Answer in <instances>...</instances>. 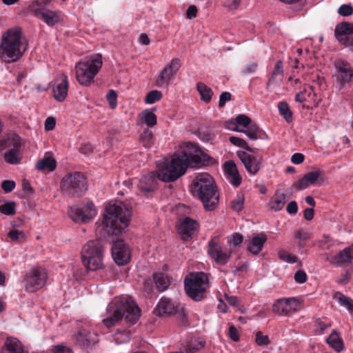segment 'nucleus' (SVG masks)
Here are the masks:
<instances>
[{
    "label": "nucleus",
    "mask_w": 353,
    "mask_h": 353,
    "mask_svg": "<svg viewBox=\"0 0 353 353\" xmlns=\"http://www.w3.org/2000/svg\"><path fill=\"white\" fill-rule=\"evenodd\" d=\"M212 159L205 154L194 143H188L182 154L174 155L170 161L164 162L157 172L143 175L138 183L142 192H152L157 187L158 180L172 182L183 175L188 167L200 168L210 164Z\"/></svg>",
    "instance_id": "f257e3e1"
},
{
    "label": "nucleus",
    "mask_w": 353,
    "mask_h": 353,
    "mask_svg": "<svg viewBox=\"0 0 353 353\" xmlns=\"http://www.w3.org/2000/svg\"><path fill=\"white\" fill-rule=\"evenodd\" d=\"M106 316L102 322L108 328L114 327L123 319L130 324H134L141 316V310L132 297L117 296L108 305Z\"/></svg>",
    "instance_id": "f03ea898"
},
{
    "label": "nucleus",
    "mask_w": 353,
    "mask_h": 353,
    "mask_svg": "<svg viewBox=\"0 0 353 353\" xmlns=\"http://www.w3.org/2000/svg\"><path fill=\"white\" fill-rule=\"evenodd\" d=\"M28 49V42L20 27L7 30L1 36L0 59L6 63L19 61Z\"/></svg>",
    "instance_id": "7ed1b4c3"
},
{
    "label": "nucleus",
    "mask_w": 353,
    "mask_h": 353,
    "mask_svg": "<svg viewBox=\"0 0 353 353\" xmlns=\"http://www.w3.org/2000/svg\"><path fill=\"white\" fill-rule=\"evenodd\" d=\"M190 192L201 201L207 211H213L219 203L217 186L208 173H199L195 176L190 185Z\"/></svg>",
    "instance_id": "20e7f679"
},
{
    "label": "nucleus",
    "mask_w": 353,
    "mask_h": 353,
    "mask_svg": "<svg viewBox=\"0 0 353 353\" xmlns=\"http://www.w3.org/2000/svg\"><path fill=\"white\" fill-rule=\"evenodd\" d=\"M132 214L131 207L119 201L110 202L105 207L103 226L108 235H119L128 225Z\"/></svg>",
    "instance_id": "39448f33"
},
{
    "label": "nucleus",
    "mask_w": 353,
    "mask_h": 353,
    "mask_svg": "<svg viewBox=\"0 0 353 353\" xmlns=\"http://www.w3.org/2000/svg\"><path fill=\"white\" fill-rule=\"evenodd\" d=\"M104 242L100 239L89 241L81 250V261L87 270L103 269Z\"/></svg>",
    "instance_id": "423d86ee"
},
{
    "label": "nucleus",
    "mask_w": 353,
    "mask_h": 353,
    "mask_svg": "<svg viewBox=\"0 0 353 353\" xmlns=\"http://www.w3.org/2000/svg\"><path fill=\"white\" fill-rule=\"evenodd\" d=\"M102 64V57L99 54L78 62L75 66L76 78L78 82L85 86L90 85L94 81Z\"/></svg>",
    "instance_id": "0eeeda50"
},
{
    "label": "nucleus",
    "mask_w": 353,
    "mask_h": 353,
    "mask_svg": "<svg viewBox=\"0 0 353 353\" xmlns=\"http://www.w3.org/2000/svg\"><path fill=\"white\" fill-rule=\"evenodd\" d=\"M208 278L203 272H192L184 279V289L187 295L195 301L205 298Z\"/></svg>",
    "instance_id": "6e6552de"
},
{
    "label": "nucleus",
    "mask_w": 353,
    "mask_h": 353,
    "mask_svg": "<svg viewBox=\"0 0 353 353\" xmlns=\"http://www.w3.org/2000/svg\"><path fill=\"white\" fill-rule=\"evenodd\" d=\"M87 189L86 178L79 172L68 173L61 181V192L69 196H81Z\"/></svg>",
    "instance_id": "1a4fd4ad"
},
{
    "label": "nucleus",
    "mask_w": 353,
    "mask_h": 353,
    "mask_svg": "<svg viewBox=\"0 0 353 353\" xmlns=\"http://www.w3.org/2000/svg\"><path fill=\"white\" fill-rule=\"evenodd\" d=\"M48 276L45 269L35 268L26 273L24 279V287L28 292H35L42 288L46 282Z\"/></svg>",
    "instance_id": "9d476101"
},
{
    "label": "nucleus",
    "mask_w": 353,
    "mask_h": 353,
    "mask_svg": "<svg viewBox=\"0 0 353 353\" xmlns=\"http://www.w3.org/2000/svg\"><path fill=\"white\" fill-rule=\"evenodd\" d=\"M97 214V210L92 202L89 201L82 207L72 206L68 210L69 216L75 222L87 223Z\"/></svg>",
    "instance_id": "9b49d317"
},
{
    "label": "nucleus",
    "mask_w": 353,
    "mask_h": 353,
    "mask_svg": "<svg viewBox=\"0 0 353 353\" xmlns=\"http://www.w3.org/2000/svg\"><path fill=\"white\" fill-rule=\"evenodd\" d=\"M301 302L295 297L282 298L275 301L272 312L280 316H290L299 310Z\"/></svg>",
    "instance_id": "f8f14e48"
},
{
    "label": "nucleus",
    "mask_w": 353,
    "mask_h": 353,
    "mask_svg": "<svg viewBox=\"0 0 353 353\" xmlns=\"http://www.w3.org/2000/svg\"><path fill=\"white\" fill-rule=\"evenodd\" d=\"M334 36L336 40L345 46H350L353 52V24L350 22H341L334 29Z\"/></svg>",
    "instance_id": "ddd939ff"
},
{
    "label": "nucleus",
    "mask_w": 353,
    "mask_h": 353,
    "mask_svg": "<svg viewBox=\"0 0 353 353\" xmlns=\"http://www.w3.org/2000/svg\"><path fill=\"white\" fill-rule=\"evenodd\" d=\"M208 254L219 265H225L231 257V252L223 251L219 238L214 236L208 244Z\"/></svg>",
    "instance_id": "4468645a"
},
{
    "label": "nucleus",
    "mask_w": 353,
    "mask_h": 353,
    "mask_svg": "<svg viewBox=\"0 0 353 353\" xmlns=\"http://www.w3.org/2000/svg\"><path fill=\"white\" fill-rule=\"evenodd\" d=\"M199 227L198 222L188 216L179 219L176 225L178 233L183 241H190Z\"/></svg>",
    "instance_id": "2eb2a0df"
},
{
    "label": "nucleus",
    "mask_w": 353,
    "mask_h": 353,
    "mask_svg": "<svg viewBox=\"0 0 353 353\" xmlns=\"http://www.w3.org/2000/svg\"><path fill=\"white\" fill-rule=\"evenodd\" d=\"M237 156L250 174L255 175L262 167L263 158L260 155L248 154L245 151H238Z\"/></svg>",
    "instance_id": "dca6fc26"
},
{
    "label": "nucleus",
    "mask_w": 353,
    "mask_h": 353,
    "mask_svg": "<svg viewBox=\"0 0 353 353\" xmlns=\"http://www.w3.org/2000/svg\"><path fill=\"white\" fill-rule=\"evenodd\" d=\"M180 67V59L178 58L172 59L170 63L161 72L156 80V85L160 88L167 87L170 79L174 77Z\"/></svg>",
    "instance_id": "f3484780"
},
{
    "label": "nucleus",
    "mask_w": 353,
    "mask_h": 353,
    "mask_svg": "<svg viewBox=\"0 0 353 353\" xmlns=\"http://www.w3.org/2000/svg\"><path fill=\"white\" fill-rule=\"evenodd\" d=\"M112 256L114 262L119 265L127 264L130 260V251L123 240L118 239L113 242Z\"/></svg>",
    "instance_id": "a211bd4d"
},
{
    "label": "nucleus",
    "mask_w": 353,
    "mask_h": 353,
    "mask_svg": "<svg viewBox=\"0 0 353 353\" xmlns=\"http://www.w3.org/2000/svg\"><path fill=\"white\" fill-rule=\"evenodd\" d=\"M179 303L170 299L162 297L154 310V314L159 316L173 315L179 311Z\"/></svg>",
    "instance_id": "6ab92c4d"
},
{
    "label": "nucleus",
    "mask_w": 353,
    "mask_h": 353,
    "mask_svg": "<svg viewBox=\"0 0 353 353\" xmlns=\"http://www.w3.org/2000/svg\"><path fill=\"white\" fill-rule=\"evenodd\" d=\"M53 97L59 102H62L67 97L68 91V77L65 74H62L57 78L53 85Z\"/></svg>",
    "instance_id": "aec40b11"
},
{
    "label": "nucleus",
    "mask_w": 353,
    "mask_h": 353,
    "mask_svg": "<svg viewBox=\"0 0 353 353\" xmlns=\"http://www.w3.org/2000/svg\"><path fill=\"white\" fill-rule=\"evenodd\" d=\"M295 100L300 103L310 101L314 107H317L321 99L318 97L316 92H314L313 86L304 85L303 89L296 94Z\"/></svg>",
    "instance_id": "412c9836"
},
{
    "label": "nucleus",
    "mask_w": 353,
    "mask_h": 353,
    "mask_svg": "<svg viewBox=\"0 0 353 353\" xmlns=\"http://www.w3.org/2000/svg\"><path fill=\"white\" fill-rule=\"evenodd\" d=\"M61 14L60 10L40 9L35 10L34 16L41 19L48 26L52 27L61 21Z\"/></svg>",
    "instance_id": "4be33fe9"
},
{
    "label": "nucleus",
    "mask_w": 353,
    "mask_h": 353,
    "mask_svg": "<svg viewBox=\"0 0 353 353\" xmlns=\"http://www.w3.org/2000/svg\"><path fill=\"white\" fill-rule=\"evenodd\" d=\"M224 174L227 180L234 187H239L242 181L234 161L230 160L223 164Z\"/></svg>",
    "instance_id": "5701e85b"
},
{
    "label": "nucleus",
    "mask_w": 353,
    "mask_h": 353,
    "mask_svg": "<svg viewBox=\"0 0 353 353\" xmlns=\"http://www.w3.org/2000/svg\"><path fill=\"white\" fill-rule=\"evenodd\" d=\"M76 341L80 346L88 347L98 341L97 334L94 332L82 329L77 333Z\"/></svg>",
    "instance_id": "b1692460"
},
{
    "label": "nucleus",
    "mask_w": 353,
    "mask_h": 353,
    "mask_svg": "<svg viewBox=\"0 0 353 353\" xmlns=\"http://www.w3.org/2000/svg\"><path fill=\"white\" fill-rule=\"evenodd\" d=\"M338 71L337 79L341 85L351 81L353 77V70L350 65L345 61H339L336 64Z\"/></svg>",
    "instance_id": "393cba45"
},
{
    "label": "nucleus",
    "mask_w": 353,
    "mask_h": 353,
    "mask_svg": "<svg viewBox=\"0 0 353 353\" xmlns=\"http://www.w3.org/2000/svg\"><path fill=\"white\" fill-rule=\"evenodd\" d=\"M321 174V171L316 170L305 174L301 179L294 183V187L297 190H303L310 185L314 184Z\"/></svg>",
    "instance_id": "a878e982"
},
{
    "label": "nucleus",
    "mask_w": 353,
    "mask_h": 353,
    "mask_svg": "<svg viewBox=\"0 0 353 353\" xmlns=\"http://www.w3.org/2000/svg\"><path fill=\"white\" fill-rule=\"evenodd\" d=\"M266 241L267 236L263 232L257 234L252 237L247 249L254 255H257L262 250Z\"/></svg>",
    "instance_id": "bb28decb"
},
{
    "label": "nucleus",
    "mask_w": 353,
    "mask_h": 353,
    "mask_svg": "<svg viewBox=\"0 0 353 353\" xmlns=\"http://www.w3.org/2000/svg\"><path fill=\"white\" fill-rule=\"evenodd\" d=\"M1 353H25L21 343L14 338H7Z\"/></svg>",
    "instance_id": "cd10ccee"
},
{
    "label": "nucleus",
    "mask_w": 353,
    "mask_h": 353,
    "mask_svg": "<svg viewBox=\"0 0 353 353\" xmlns=\"http://www.w3.org/2000/svg\"><path fill=\"white\" fill-rule=\"evenodd\" d=\"M234 130L238 132H243L252 141H255L259 139H263L267 137L265 132L260 129L256 123L251 124L245 130H241L237 128H234Z\"/></svg>",
    "instance_id": "c85d7f7f"
},
{
    "label": "nucleus",
    "mask_w": 353,
    "mask_h": 353,
    "mask_svg": "<svg viewBox=\"0 0 353 353\" xmlns=\"http://www.w3.org/2000/svg\"><path fill=\"white\" fill-rule=\"evenodd\" d=\"M154 283L157 290L161 292L166 290L170 285L169 276L163 272H156L153 275Z\"/></svg>",
    "instance_id": "c756f323"
},
{
    "label": "nucleus",
    "mask_w": 353,
    "mask_h": 353,
    "mask_svg": "<svg viewBox=\"0 0 353 353\" xmlns=\"http://www.w3.org/2000/svg\"><path fill=\"white\" fill-rule=\"evenodd\" d=\"M283 62L279 60L276 62L274 70L271 74L270 77L268 81V86L272 84H279L283 80Z\"/></svg>",
    "instance_id": "7c9ffc66"
},
{
    "label": "nucleus",
    "mask_w": 353,
    "mask_h": 353,
    "mask_svg": "<svg viewBox=\"0 0 353 353\" xmlns=\"http://www.w3.org/2000/svg\"><path fill=\"white\" fill-rule=\"evenodd\" d=\"M57 166V162L52 157L45 155V157L38 161L36 168L39 170H48V171H53Z\"/></svg>",
    "instance_id": "2f4dec72"
},
{
    "label": "nucleus",
    "mask_w": 353,
    "mask_h": 353,
    "mask_svg": "<svg viewBox=\"0 0 353 353\" xmlns=\"http://www.w3.org/2000/svg\"><path fill=\"white\" fill-rule=\"evenodd\" d=\"M5 161L11 165L18 164L21 161L20 148L18 146H14L13 148L10 149L4 154Z\"/></svg>",
    "instance_id": "473e14b6"
},
{
    "label": "nucleus",
    "mask_w": 353,
    "mask_h": 353,
    "mask_svg": "<svg viewBox=\"0 0 353 353\" xmlns=\"http://www.w3.org/2000/svg\"><path fill=\"white\" fill-rule=\"evenodd\" d=\"M286 197L285 193L276 192L269 203L270 208L274 211L281 210L285 203Z\"/></svg>",
    "instance_id": "72a5a7b5"
},
{
    "label": "nucleus",
    "mask_w": 353,
    "mask_h": 353,
    "mask_svg": "<svg viewBox=\"0 0 353 353\" xmlns=\"http://www.w3.org/2000/svg\"><path fill=\"white\" fill-rule=\"evenodd\" d=\"M352 259L349 249L345 248L333 257L332 263L338 265H342L350 263Z\"/></svg>",
    "instance_id": "f704fd0d"
},
{
    "label": "nucleus",
    "mask_w": 353,
    "mask_h": 353,
    "mask_svg": "<svg viewBox=\"0 0 353 353\" xmlns=\"http://www.w3.org/2000/svg\"><path fill=\"white\" fill-rule=\"evenodd\" d=\"M333 299H335L340 305L345 307L350 312H353V299L349 296L344 295L340 292H336L333 295Z\"/></svg>",
    "instance_id": "c9c22d12"
},
{
    "label": "nucleus",
    "mask_w": 353,
    "mask_h": 353,
    "mask_svg": "<svg viewBox=\"0 0 353 353\" xmlns=\"http://www.w3.org/2000/svg\"><path fill=\"white\" fill-rule=\"evenodd\" d=\"M326 342L337 352L343 350L344 347L343 340L339 337L336 330L332 332L326 339Z\"/></svg>",
    "instance_id": "e433bc0d"
},
{
    "label": "nucleus",
    "mask_w": 353,
    "mask_h": 353,
    "mask_svg": "<svg viewBox=\"0 0 353 353\" xmlns=\"http://www.w3.org/2000/svg\"><path fill=\"white\" fill-rule=\"evenodd\" d=\"M154 141V138L153 133L149 129L144 130L143 132L140 134L139 142L145 148H150L153 145Z\"/></svg>",
    "instance_id": "4c0bfd02"
},
{
    "label": "nucleus",
    "mask_w": 353,
    "mask_h": 353,
    "mask_svg": "<svg viewBox=\"0 0 353 353\" xmlns=\"http://www.w3.org/2000/svg\"><path fill=\"white\" fill-rule=\"evenodd\" d=\"M196 90L201 95V99L205 103H208L212 99V96L213 94V91L212 89L207 86L205 83L202 82H199L196 84Z\"/></svg>",
    "instance_id": "58836bf2"
},
{
    "label": "nucleus",
    "mask_w": 353,
    "mask_h": 353,
    "mask_svg": "<svg viewBox=\"0 0 353 353\" xmlns=\"http://www.w3.org/2000/svg\"><path fill=\"white\" fill-rule=\"evenodd\" d=\"M140 118L148 127H153L157 124V116L152 110L147 109L143 111L140 114Z\"/></svg>",
    "instance_id": "ea45409f"
},
{
    "label": "nucleus",
    "mask_w": 353,
    "mask_h": 353,
    "mask_svg": "<svg viewBox=\"0 0 353 353\" xmlns=\"http://www.w3.org/2000/svg\"><path fill=\"white\" fill-rule=\"evenodd\" d=\"M279 114L284 117L286 122L290 123L292 121V112L288 104L285 101H280L278 103Z\"/></svg>",
    "instance_id": "a19ab883"
},
{
    "label": "nucleus",
    "mask_w": 353,
    "mask_h": 353,
    "mask_svg": "<svg viewBox=\"0 0 353 353\" xmlns=\"http://www.w3.org/2000/svg\"><path fill=\"white\" fill-rule=\"evenodd\" d=\"M244 195L242 193H238L236 197L231 201L230 208L232 210L239 212L244 206Z\"/></svg>",
    "instance_id": "79ce46f5"
},
{
    "label": "nucleus",
    "mask_w": 353,
    "mask_h": 353,
    "mask_svg": "<svg viewBox=\"0 0 353 353\" xmlns=\"http://www.w3.org/2000/svg\"><path fill=\"white\" fill-rule=\"evenodd\" d=\"M53 0H34L30 5V9L33 14H35V10L43 9L47 10L46 6L51 3Z\"/></svg>",
    "instance_id": "37998d69"
},
{
    "label": "nucleus",
    "mask_w": 353,
    "mask_h": 353,
    "mask_svg": "<svg viewBox=\"0 0 353 353\" xmlns=\"http://www.w3.org/2000/svg\"><path fill=\"white\" fill-rule=\"evenodd\" d=\"M8 237L10 238V241L22 243L26 240V235L23 231L18 230H11L8 233Z\"/></svg>",
    "instance_id": "c03bdc74"
},
{
    "label": "nucleus",
    "mask_w": 353,
    "mask_h": 353,
    "mask_svg": "<svg viewBox=\"0 0 353 353\" xmlns=\"http://www.w3.org/2000/svg\"><path fill=\"white\" fill-rule=\"evenodd\" d=\"M162 97V93L160 91L152 90L147 94L145 102L148 104H152L159 101Z\"/></svg>",
    "instance_id": "a18cd8bd"
},
{
    "label": "nucleus",
    "mask_w": 353,
    "mask_h": 353,
    "mask_svg": "<svg viewBox=\"0 0 353 353\" xmlns=\"http://www.w3.org/2000/svg\"><path fill=\"white\" fill-rule=\"evenodd\" d=\"M229 139L232 145L242 148L247 151L252 152V149L248 145L244 139L234 136L230 137Z\"/></svg>",
    "instance_id": "49530a36"
},
{
    "label": "nucleus",
    "mask_w": 353,
    "mask_h": 353,
    "mask_svg": "<svg viewBox=\"0 0 353 353\" xmlns=\"http://www.w3.org/2000/svg\"><path fill=\"white\" fill-rule=\"evenodd\" d=\"M205 342L194 341L187 343L185 349L187 353H195L204 347Z\"/></svg>",
    "instance_id": "de8ad7c7"
},
{
    "label": "nucleus",
    "mask_w": 353,
    "mask_h": 353,
    "mask_svg": "<svg viewBox=\"0 0 353 353\" xmlns=\"http://www.w3.org/2000/svg\"><path fill=\"white\" fill-rule=\"evenodd\" d=\"M0 212L6 215H14L16 213L15 203L7 202L0 205Z\"/></svg>",
    "instance_id": "09e8293b"
},
{
    "label": "nucleus",
    "mask_w": 353,
    "mask_h": 353,
    "mask_svg": "<svg viewBox=\"0 0 353 353\" xmlns=\"http://www.w3.org/2000/svg\"><path fill=\"white\" fill-rule=\"evenodd\" d=\"M279 257L283 261L294 263L297 262L298 258L296 256L290 254L285 250H281L279 252Z\"/></svg>",
    "instance_id": "8fccbe9b"
},
{
    "label": "nucleus",
    "mask_w": 353,
    "mask_h": 353,
    "mask_svg": "<svg viewBox=\"0 0 353 353\" xmlns=\"http://www.w3.org/2000/svg\"><path fill=\"white\" fill-rule=\"evenodd\" d=\"M318 245L323 250H328L334 245V241L328 236L324 235L323 239L319 241Z\"/></svg>",
    "instance_id": "3c124183"
},
{
    "label": "nucleus",
    "mask_w": 353,
    "mask_h": 353,
    "mask_svg": "<svg viewBox=\"0 0 353 353\" xmlns=\"http://www.w3.org/2000/svg\"><path fill=\"white\" fill-rule=\"evenodd\" d=\"M235 123L237 125H241L243 127H249L252 123V121L250 117L245 114H239L235 118Z\"/></svg>",
    "instance_id": "603ef678"
},
{
    "label": "nucleus",
    "mask_w": 353,
    "mask_h": 353,
    "mask_svg": "<svg viewBox=\"0 0 353 353\" xmlns=\"http://www.w3.org/2000/svg\"><path fill=\"white\" fill-rule=\"evenodd\" d=\"M255 341L259 346H266L270 343L268 336L263 335L260 331L256 333Z\"/></svg>",
    "instance_id": "864d4df0"
},
{
    "label": "nucleus",
    "mask_w": 353,
    "mask_h": 353,
    "mask_svg": "<svg viewBox=\"0 0 353 353\" xmlns=\"http://www.w3.org/2000/svg\"><path fill=\"white\" fill-rule=\"evenodd\" d=\"M106 99L109 103V105L112 109H114L117 106V94L114 90H110L106 94Z\"/></svg>",
    "instance_id": "5fc2aeb1"
},
{
    "label": "nucleus",
    "mask_w": 353,
    "mask_h": 353,
    "mask_svg": "<svg viewBox=\"0 0 353 353\" xmlns=\"http://www.w3.org/2000/svg\"><path fill=\"white\" fill-rule=\"evenodd\" d=\"M338 12L343 17H348L353 14V7L350 5L343 4L339 8Z\"/></svg>",
    "instance_id": "6e6d98bb"
},
{
    "label": "nucleus",
    "mask_w": 353,
    "mask_h": 353,
    "mask_svg": "<svg viewBox=\"0 0 353 353\" xmlns=\"http://www.w3.org/2000/svg\"><path fill=\"white\" fill-rule=\"evenodd\" d=\"M153 283H154V279H151L150 278L146 279L143 282V290L148 295H151L153 292Z\"/></svg>",
    "instance_id": "4d7b16f0"
},
{
    "label": "nucleus",
    "mask_w": 353,
    "mask_h": 353,
    "mask_svg": "<svg viewBox=\"0 0 353 353\" xmlns=\"http://www.w3.org/2000/svg\"><path fill=\"white\" fill-rule=\"evenodd\" d=\"M257 63L252 62L243 66L241 70V73L243 74H250L256 72L257 69Z\"/></svg>",
    "instance_id": "13d9d810"
},
{
    "label": "nucleus",
    "mask_w": 353,
    "mask_h": 353,
    "mask_svg": "<svg viewBox=\"0 0 353 353\" xmlns=\"http://www.w3.org/2000/svg\"><path fill=\"white\" fill-rule=\"evenodd\" d=\"M15 182L12 180H5L1 183V188L6 193L12 192L15 188Z\"/></svg>",
    "instance_id": "bf43d9fd"
},
{
    "label": "nucleus",
    "mask_w": 353,
    "mask_h": 353,
    "mask_svg": "<svg viewBox=\"0 0 353 353\" xmlns=\"http://www.w3.org/2000/svg\"><path fill=\"white\" fill-rule=\"evenodd\" d=\"M307 278V274L303 270H299L294 274V280L298 283H304L306 282Z\"/></svg>",
    "instance_id": "052dcab7"
},
{
    "label": "nucleus",
    "mask_w": 353,
    "mask_h": 353,
    "mask_svg": "<svg viewBox=\"0 0 353 353\" xmlns=\"http://www.w3.org/2000/svg\"><path fill=\"white\" fill-rule=\"evenodd\" d=\"M228 336L233 341L237 342L239 341V332L234 325L229 327Z\"/></svg>",
    "instance_id": "680f3d73"
},
{
    "label": "nucleus",
    "mask_w": 353,
    "mask_h": 353,
    "mask_svg": "<svg viewBox=\"0 0 353 353\" xmlns=\"http://www.w3.org/2000/svg\"><path fill=\"white\" fill-rule=\"evenodd\" d=\"M241 0H225L223 6L228 10H235L240 4Z\"/></svg>",
    "instance_id": "e2e57ef3"
},
{
    "label": "nucleus",
    "mask_w": 353,
    "mask_h": 353,
    "mask_svg": "<svg viewBox=\"0 0 353 353\" xmlns=\"http://www.w3.org/2000/svg\"><path fill=\"white\" fill-rule=\"evenodd\" d=\"M295 238L301 241H306L310 238V232L301 229L296 232Z\"/></svg>",
    "instance_id": "0e129e2a"
},
{
    "label": "nucleus",
    "mask_w": 353,
    "mask_h": 353,
    "mask_svg": "<svg viewBox=\"0 0 353 353\" xmlns=\"http://www.w3.org/2000/svg\"><path fill=\"white\" fill-rule=\"evenodd\" d=\"M232 94L228 92H223L219 97V105L222 108L225 105L227 101L231 99Z\"/></svg>",
    "instance_id": "69168bd1"
},
{
    "label": "nucleus",
    "mask_w": 353,
    "mask_h": 353,
    "mask_svg": "<svg viewBox=\"0 0 353 353\" xmlns=\"http://www.w3.org/2000/svg\"><path fill=\"white\" fill-rule=\"evenodd\" d=\"M286 210L290 214H296L298 211V205L296 202L294 201H290L287 205Z\"/></svg>",
    "instance_id": "338daca9"
},
{
    "label": "nucleus",
    "mask_w": 353,
    "mask_h": 353,
    "mask_svg": "<svg viewBox=\"0 0 353 353\" xmlns=\"http://www.w3.org/2000/svg\"><path fill=\"white\" fill-rule=\"evenodd\" d=\"M55 125V119L52 117H48L45 121V129L46 130H52L54 128Z\"/></svg>",
    "instance_id": "774afa93"
}]
</instances>
